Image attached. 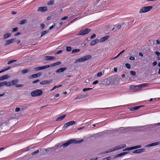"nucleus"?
Here are the masks:
<instances>
[{"mask_svg":"<svg viewBox=\"0 0 160 160\" xmlns=\"http://www.w3.org/2000/svg\"><path fill=\"white\" fill-rule=\"evenodd\" d=\"M83 141V139H81L80 140L77 141L76 139H72L68 141L66 143H64L60 146V147H63V148L67 147L72 143H80Z\"/></svg>","mask_w":160,"mask_h":160,"instance_id":"obj_1","label":"nucleus"},{"mask_svg":"<svg viewBox=\"0 0 160 160\" xmlns=\"http://www.w3.org/2000/svg\"><path fill=\"white\" fill-rule=\"evenodd\" d=\"M92 58V56L91 55H87L85 56L82 58H79L76 60L75 63H77L80 62H84Z\"/></svg>","mask_w":160,"mask_h":160,"instance_id":"obj_2","label":"nucleus"},{"mask_svg":"<svg viewBox=\"0 0 160 160\" xmlns=\"http://www.w3.org/2000/svg\"><path fill=\"white\" fill-rule=\"evenodd\" d=\"M42 91L41 89H36L31 92V96L32 97L40 96L42 94Z\"/></svg>","mask_w":160,"mask_h":160,"instance_id":"obj_3","label":"nucleus"},{"mask_svg":"<svg viewBox=\"0 0 160 160\" xmlns=\"http://www.w3.org/2000/svg\"><path fill=\"white\" fill-rule=\"evenodd\" d=\"M152 8V6H147L143 7L140 9L139 13H141L148 12Z\"/></svg>","mask_w":160,"mask_h":160,"instance_id":"obj_4","label":"nucleus"},{"mask_svg":"<svg viewBox=\"0 0 160 160\" xmlns=\"http://www.w3.org/2000/svg\"><path fill=\"white\" fill-rule=\"evenodd\" d=\"M91 29L89 28H86L85 29L82 30L80 31L78 35H84L88 34L90 31Z\"/></svg>","mask_w":160,"mask_h":160,"instance_id":"obj_5","label":"nucleus"},{"mask_svg":"<svg viewBox=\"0 0 160 160\" xmlns=\"http://www.w3.org/2000/svg\"><path fill=\"white\" fill-rule=\"evenodd\" d=\"M18 82V79H14L12 81L8 82L9 87L12 86L14 85H16V84Z\"/></svg>","mask_w":160,"mask_h":160,"instance_id":"obj_6","label":"nucleus"},{"mask_svg":"<svg viewBox=\"0 0 160 160\" xmlns=\"http://www.w3.org/2000/svg\"><path fill=\"white\" fill-rule=\"evenodd\" d=\"M145 151L144 148H141L134 151L132 152L133 153L138 154L142 152H144Z\"/></svg>","mask_w":160,"mask_h":160,"instance_id":"obj_7","label":"nucleus"},{"mask_svg":"<svg viewBox=\"0 0 160 160\" xmlns=\"http://www.w3.org/2000/svg\"><path fill=\"white\" fill-rule=\"evenodd\" d=\"M16 40V38H15L11 39L8 40H7L5 41V43L4 44V45L5 46H6L14 42Z\"/></svg>","mask_w":160,"mask_h":160,"instance_id":"obj_8","label":"nucleus"},{"mask_svg":"<svg viewBox=\"0 0 160 160\" xmlns=\"http://www.w3.org/2000/svg\"><path fill=\"white\" fill-rule=\"evenodd\" d=\"M160 144V142H154L152 143L148 144L145 146V147H149L152 146L159 145Z\"/></svg>","mask_w":160,"mask_h":160,"instance_id":"obj_9","label":"nucleus"},{"mask_svg":"<svg viewBox=\"0 0 160 160\" xmlns=\"http://www.w3.org/2000/svg\"><path fill=\"white\" fill-rule=\"evenodd\" d=\"M48 68H49V66H48V65H46L44 66L37 67L35 68V69L37 71H39L40 70H43Z\"/></svg>","mask_w":160,"mask_h":160,"instance_id":"obj_10","label":"nucleus"},{"mask_svg":"<svg viewBox=\"0 0 160 160\" xmlns=\"http://www.w3.org/2000/svg\"><path fill=\"white\" fill-rule=\"evenodd\" d=\"M129 153V152H122V153H119V154L115 155L114 156V158H116L118 157H121L122 156H124L127 154H128Z\"/></svg>","mask_w":160,"mask_h":160,"instance_id":"obj_11","label":"nucleus"},{"mask_svg":"<svg viewBox=\"0 0 160 160\" xmlns=\"http://www.w3.org/2000/svg\"><path fill=\"white\" fill-rule=\"evenodd\" d=\"M48 10L47 7L46 6L40 7L38 10V11L44 12Z\"/></svg>","mask_w":160,"mask_h":160,"instance_id":"obj_12","label":"nucleus"},{"mask_svg":"<svg viewBox=\"0 0 160 160\" xmlns=\"http://www.w3.org/2000/svg\"><path fill=\"white\" fill-rule=\"evenodd\" d=\"M67 69V68L66 67L62 68H60L58 69L56 71V72L57 73H61L63 72L64 71L66 70Z\"/></svg>","mask_w":160,"mask_h":160,"instance_id":"obj_13","label":"nucleus"},{"mask_svg":"<svg viewBox=\"0 0 160 160\" xmlns=\"http://www.w3.org/2000/svg\"><path fill=\"white\" fill-rule=\"evenodd\" d=\"M41 75V73H38L36 74H33L32 75H30L29 76V78H37Z\"/></svg>","mask_w":160,"mask_h":160,"instance_id":"obj_14","label":"nucleus"},{"mask_svg":"<svg viewBox=\"0 0 160 160\" xmlns=\"http://www.w3.org/2000/svg\"><path fill=\"white\" fill-rule=\"evenodd\" d=\"M148 85L149 84L148 83H143L138 85H137L136 86V87H138V88L139 89L141 88H142L143 87H148Z\"/></svg>","mask_w":160,"mask_h":160,"instance_id":"obj_15","label":"nucleus"},{"mask_svg":"<svg viewBox=\"0 0 160 160\" xmlns=\"http://www.w3.org/2000/svg\"><path fill=\"white\" fill-rule=\"evenodd\" d=\"M4 86L7 87H9L8 82L6 81L0 82V87Z\"/></svg>","mask_w":160,"mask_h":160,"instance_id":"obj_16","label":"nucleus"},{"mask_svg":"<svg viewBox=\"0 0 160 160\" xmlns=\"http://www.w3.org/2000/svg\"><path fill=\"white\" fill-rule=\"evenodd\" d=\"M61 63V62H56L55 63H54L53 64H52L50 65H48V66H49V68L50 67H53L57 65H60Z\"/></svg>","mask_w":160,"mask_h":160,"instance_id":"obj_17","label":"nucleus"},{"mask_svg":"<svg viewBox=\"0 0 160 160\" xmlns=\"http://www.w3.org/2000/svg\"><path fill=\"white\" fill-rule=\"evenodd\" d=\"M109 36L108 35L106 36L105 37H103L100 39V42H102L108 40L109 38Z\"/></svg>","mask_w":160,"mask_h":160,"instance_id":"obj_18","label":"nucleus"},{"mask_svg":"<svg viewBox=\"0 0 160 160\" xmlns=\"http://www.w3.org/2000/svg\"><path fill=\"white\" fill-rule=\"evenodd\" d=\"M66 116V115H63L60 116L58 117L56 119V121H60L62 120Z\"/></svg>","mask_w":160,"mask_h":160,"instance_id":"obj_19","label":"nucleus"},{"mask_svg":"<svg viewBox=\"0 0 160 160\" xmlns=\"http://www.w3.org/2000/svg\"><path fill=\"white\" fill-rule=\"evenodd\" d=\"M55 58V57L53 56H47L45 57V59L47 60H53Z\"/></svg>","mask_w":160,"mask_h":160,"instance_id":"obj_20","label":"nucleus"},{"mask_svg":"<svg viewBox=\"0 0 160 160\" xmlns=\"http://www.w3.org/2000/svg\"><path fill=\"white\" fill-rule=\"evenodd\" d=\"M99 42V40L98 39H96L92 41L90 43V45L93 46L96 45L97 43Z\"/></svg>","mask_w":160,"mask_h":160,"instance_id":"obj_21","label":"nucleus"},{"mask_svg":"<svg viewBox=\"0 0 160 160\" xmlns=\"http://www.w3.org/2000/svg\"><path fill=\"white\" fill-rule=\"evenodd\" d=\"M9 77L7 75H5L1 77V79L2 81L4 80L5 79H7Z\"/></svg>","mask_w":160,"mask_h":160,"instance_id":"obj_22","label":"nucleus"},{"mask_svg":"<svg viewBox=\"0 0 160 160\" xmlns=\"http://www.w3.org/2000/svg\"><path fill=\"white\" fill-rule=\"evenodd\" d=\"M11 35L12 34L11 33H9L5 34L3 36V39H5L8 38L10 37Z\"/></svg>","mask_w":160,"mask_h":160,"instance_id":"obj_23","label":"nucleus"},{"mask_svg":"<svg viewBox=\"0 0 160 160\" xmlns=\"http://www.w3.org/2000/svg\"><path fill=\"white\" fill-rule=\"evenodd\" d=\"M142 106H136L133 108H131L129 109L131 111H134L138 109L140 107H141Z\"/></svg>","mask_w":160,"mask_h":160,"instance_id":"obj_24","label":"nucleus"},{"mask_svg":"<svg viewBox=\"0 0 160 160\" xmlns=\"http://www.w3.org/2000/svg\"><path fill=\"white\" fill-rule=\"evenodd\" d=\"M49 82L47 80H43L40 82V84H41L44 85L46 84L49 83Z\"/></svg>","mask_w":160,"mask_h":160,"instance_id":"obj_25","label":"nucleus"},{"mask_svg":"<svg viewBox=\"0 0 160 160\" xmlns=\"http://www.w3.org/2000/svg\"><path fill=\"white\" fill-rule=\"evenodd\" d=\"M48 32H49V30H45V31H42L41 32V35L40 37H42L44 35L48 33Z\"/></svg>","mask_w":160,"mask_h":160,"instance_id":"obj_26","label":"nucleus"},{"mask_svg":"<svg viewBox=\"0 0 160 160\" xmlns=\"http://www.w3.org/2000/svg\"><path fill=\"white\" fill-rule=\"evenodd\" d=\"M11 68V67L10 66H8L7 68H5V69L0 71V73H1L5 71H6L10 69Z\"/></svg>","mask_w":160,"mask_h":160,"instance_id":"obj_27","label":"nucleus"},{"mask_svg":"<svg viewBox=\"0 0 160 160\" xmlns=\"http://www.w3.org/2000/svg\"><path fill=\"white\" fill-rule=\"evenodd\" d=\"M60 145V143H57L54 147L51 148H53L55 149H56L57 148L59 147Z\"/></svg>","mask_w":160,"mask_h":160,"instance_id":"obj_28","label":"nucleus"},{"mask_svg":"<svg viewBox=\"0 0 160 160\" xmlns=\"http://www.w3.org/2000/svg\"><path fill=\"white\" fill-rule=\"evenodd\" d=\"M119 149H122L125 148L126 146L125 144H121L118 145Z\"/></svg>","mask_w":160,"mask_h":160,"instance_id":"obj_29","label":"nucleus"},{"mask_svg":"<svg viewBox=\"0 0 160 160\" xmlns=\"http://www.w3.org/2000/svg\"><path fill=\"white\" fill-rule=\"evenodd\" d=\"M113 150L112 149H108V150L106 152H103L101 153V154H104L105 153H107L109 152H112Z\"/></svg>","mask_w":160,"mask_h":160,"instance_id":"obj_30","label":"nucleus"},{"mask_svg":"<svg viewBox=\"0 0 160 160\" xmlns=\"http://www.w3.org/2000/svg\"><path fill=\"white\" fill-rule=\"evenodd\" d=\"M27 22V20L26 19H24L22 20L19 23V24L20 25H22L24 24L26 22Z\"/></svg>","mask_w":160,"mask_h":160,"instance_id":"obj_31","label":"nucleus"},{"mask_svg":"<svg viewBox=\"0 0 160 160\" xmlns=\"http://www.w3.org/2000/svg\"><path fill=\"white\" fill-rule=\"evenodd\" d=\"M80 51V49H74L72 51V53H74V52H78L79 51Z\"/></svg>","mask_w":160,"mask_h":160,"instance_id":"obj_32","label":"nucleus"},{"mask_svg":"<svg viewBox=\"0 0 160 160\" xmlns=\"http://www.w3.org/2000/svg\"><path fill=\"white\" fill-rule=\"evenodd\" d=\"M17 60H13L9 61L8 62V64L9 65L11 63H13L15 62H16Z\"/></svg>","mask_w":160,"mask_h":160,"instance_id":"obj_33","label":"nucleus"},{"mask_svg":"<svg viewBox=\"0 0 160 160\" xmlns=\"http://www.w3.org/2000/svg\"><path fill=\"white\" fill-rule=\"evenodd\" d=\"M28 71L29 70L28 69H24L22 71V74H25L28 72Z\"/></svg>","mask_w":160,"mask_h":160,"instance_id":"obj_34","label":"nucleus"},{"mask_svg":"<svg viewBox=\"0 0 160 160\" xmlns=\"http://www.w3.org/2000/svg\"><path fill=\"white\" fill-rule=\"evenodd\" d=\"M54 3V1L53 0H51L48 2L47 3L48 5H50L53 4Z\"/></svg>","mask_w":160,"mask_h":160,"instance_id":"obj_35","label":"nucleus"},{"mask_svg":"<svg viewBox=\"0 0 160 160\" xmlns=\"http://www.w3.org/2000/svg\"><path fill=\"white\" fill-rule=\"evenodd\" d=\"M68 126H69L68 122H67L65 124H64V126H63V127H62V128L64 129H65L66 127H68Z\"/></svg>","mask_w":160,"mask_h":160,"instance_id":"obj_36","label":"nucleus"},{"mask_svg":"<svg viewBox=\"0 0 160 160\" xmlns=\"http://www.w3.org/2000/svg\"><path fill=\"white\" fill-rule=\"evenodd\" d=\"M92 89V88H84L82 89V91L83 92H86L88 90H91Z\"/></svg>","mask_w":160,"mask_h":160,"instance_id":"obj_37","label":"nucleus"},{"mask_svg":"<svg viewBox=\"0 0 160 160\" xmlns=\"http://www.w3.org/2000/svg\"><path fill=\"white\" fill-rule=\"evenodd\" d=\"M130 73L131 75L133 76H135L136 74V72H135L132 71H130Z\"/></svg>","mask_w":160,"mask_h":160,"instance_id":"obj_38","label":"nucleus"},{"mask_svg":"<svg viewBox=\"0 0 160 160\" xmlns=\"http://www.w3.org/2000/svg\"><path fill=\"white\" fill-rule=\"evenodd\" d=\"M134 149H136L138 148H140L142 147L141 145H138L133 147Z\"/></svg>","mask_w":160,"mask_h":160,"instance_id":"obj_39","label":"nucleus"},{"mask_svg":"<svg viewBox=\"0 0 160 160\" xmlns=\"http://www.w3.org/2000/svg\"><path fill=\"white\" fill-rule=\"evenodd\" d=\"M69 126L73 125L75 123V122L74 121H71L68 122Z\"/></svg>","mask_w":160,"mask_h":160,"instance_id":"obj_40","label":"nucleus"},{"mask_svg":"<svg viewBox=\"0 0 160 160\" xmlns=\"http://www.w3.org/2000/svg\"><path fill=\"white\" fill-rule=\"evenodd\" d=\"M66 50L68 52H70L72 50V48L71 47H66Z\"/></svg>","mask_w":160,"mask_h":160,"instance_id":"obj_41","label":"nucleus"},{"mask_svg":"<svg viewBox=\"0 0 160 160\" xmlns=\"http://www.w3.org/2000/svg\"><path fill=\"white\" fill-rule=\"evenodd\" d=\"M83 98V96L82 95H80L78 96L77 98H76L75 99V100H76L77 99H80L81 98Z\"/></svg>","mask_w":160,"mask_h":160,"instance_id":"obj_42","label":"nucleus"},{"mask_svg":"<svg viewBox=\"0 0 160 160\" xmlns=\"http://www.w3.org/2000/svg\"><path fill=\"white\" fill-rule=\"evenodd\" d=\"M119 149V148L118 146L116 147H114L113 148H112L113 151H114L117 150H118Z\"/></svg>","mask_w":160,"mask_h":160,"instance_id":"obj_43","label":"nucleus"},{"mask_svg":"<svg viewBox=\"0 0 160 160\" xmlns=\"http://www.w3.org/2000/svg\"><path fill=\"white\" fill-rule=\"evenodd\" d=\"M119 149V148L118 146L116 147H114L113 148H112L113 151H114L117 150H118Z\"/></svg>","mask_w":160,"mask_h":160,"instance_id":"obj_44","label":"nucleus"},{"mask_svg":"<svg viewBox=\"0 0 160 160\" xmlns=\"http://www.w3.org/2000/svg\"><path fill=\"white\" fill-rule=\"evenodd\" d=\"M125 66L128 69H130L131 68V66L130 64L128 63H126L125 64Z\"/></svg>","mask_w":160,"mask_h":160,"instance_id":"obj_45","label":"nucleus"},{"mask_svg":"<svg viewBox=\"0 0 160 160\" xmlns=\"http://www.w3.org/2000/svg\"><path fill=\"white\" fill-rule=\"evenodd\" d=\"M18 27L14 28L12 29V32H16L18 31Z\"/></svg>","mask_w":160,"mask_h":160,"instance_id":"obj_46","label":"nucleus"},{"mask_svg":"<svg viewBox=\"0 0 160 160\" xmlns=\"http://www.w3.org/2000/svg\"><path fill=\"white\" fill-rule=\"evenodd\" d=\"M135 88H138V87H136V86L132 85L130 87V88L131 89H135Z\"/></svg>","mask_w":160,"mask_h":160,"instance_id":"obj_47","label":"nucleus"},{"mask_svg":"<svg viewBox=\"0 0 160 160\" xmlns=\"http://www.w3.org/2000/svg\"><path fill=\"white\" fill-rule=\"evenodd\" d=\"M55 26V23H53L52 25L49 28V30H51L52 28H53Z\"/></svg>","mask_w":160,"mask_h":160,"instance_id":"obj_48","label":"nucleus"},{"mask_svg":"<svg viewBox=\"0 0 160 160\" xmlns=\"http://www.w3.org/2000/svg\"><path fill=\"white\" fill-rule=\"evenodd\" d=\"M39 152V150H38L34 152H32V153H31V154L32 155H33L35 154H36L38 153Z\"/></svg>","mask_w":160,"mask_h":160,"instance_id":"obj_49","label":"nucleus"},{"mask_svg":"<svg viewBox=\"0 0 160 160\" xmlns=\"http://www.w3.org/2000/svg\"><path fill=\"white\" fill-rule=\"evenodd\" d=\"M24 85L23 84H18L15 85V86L16 87H19L23 86Z\"/></svg>","mask_w":160,"mask_h":160,"instance_id":"obj_50","label":"nucleus"},{"mask_svg":"<svg viewBox=\"0 0 160 160\" xmlns=\"http://www.w3.org/2000/svg\"><path fill=\"white\" fill-rule=\"evenodd\" d=\"M68 18V16H65V17L62 18H61V20H66V19H67V18Z\"/></svg>","mask_w":160,"mask_h":160,"instance_id":"obj_51","label":"nucleus"},{"mask_svg":"<svg viewBox=\"0 0 160 160\" xmlns=\"http://www.w3.org/2000/svg\"><path fill=\"white\" fill-rule=\"evenodd\" d=\"M40 26L42 28H41V29L42 30L43 29V28L45 27V25L43 23H42L40 25Z\"/></svg>","mask_w":160,"mask_h":160,"instance_id":"obj_52","label":"nucleus"},{"mask_svg":"<svg viewBox=\"0 0 160 160\" xmlns=\"http://www.w3.org/2000/svg\"><path fill=\"white\" fill-rule=\"evenodd\" d=\"M30 149V148L28 147H26V148L23 149V150L24 151H28Z\"/></svg>","mask_w":160,"mask_h":160,"instance_id":"obj_53","label":"nucleus"},{"mask_svg":"<svg viewBox=\"0 0 160 160\" xmlns=\"http://www.w3.org/2000/svg\"><path fill=\"white\" fill-rule=\"evenodd\" d=\"M102 75V72H99L97 74V76L98 77H99L101 76Z\"/></svg>","mask_w":160,"mask_h":160,"instance_id":"obj_54","label":"nucleus"},{"mask_svg":"<svg viewBox=\"0 0 160 160\" xmlns=\"http://www.w3.org/2000/svg\"><path fill=\"white\" fill-rule=\"evenodd\" d=\"M157 64V62L156 61H155L152 63V65H153V66H155Z\"/></svg>","mask_w":160,"mask_h":160,"instance_id":"obj_55","label":"nucleus"},{"mask_svg":"<svg viewBox=\"0 0 160 160\" xmlns=\"http://www.w3.org/2000/svg\"><path fill=\"white\" fill-rule=\"evenodd\" d=\"M129 59L131 60H135V58L132 56H131L129 58Z\"/></svg>","mask_w":160,"mask_h":160,"instance_id":"obj_56","label":"nucleus"},{"mask_svg":"<svg viewBox=\"0 0 160 160\" xmlns=\"http://www.w3.org/2000/svg\"><path fill=\"white\" fill-rule=\"evenodd\" d=\"M58 88V86H55L53 88L51 89V91H52L54 90V89H56V88Z\"/></svg>","mask_w":160,"mask_h":160,"instance_id":"obj_57","label":"nucleus"},{"mask_svg":"<svg viewBox=\"0 0 160 160\" xmlns=\"http://www.w3.org/2000/svg\"><path fill=\"white\" fill-rule=\"evenodd\" d=\"M62 50H59L58 51H57V52H56V54H60L61 53H62Z\"/></svg>","mask_w":160,"mask_h":160,"instance_id":"obj_58","label":"nucleus"},{"mask_svg":"<svg viewBox=\"0 0 160 160\" xmlns=\"http://www.w3.org/2000/svg\"><path fill=\"white\" fill-rule=\"evenodd\" d=\"M96 37V34H93L92 36H91L90 38L91 39H93Z\"/></svg>","mask_w":160,"mask_h":160,"instance_id":"obj_59","label":"nucleus"},{"mask_svg":"<svg viewBox=\"0 0 160 160\" xmlns=\"http://www.w3.org/2000/svg\"><path fill=\"white\" fill-rule=\"evenodd\" d=\"M155 53L158 56H159L160 55V53L158 51H156L155 52Z\"/></svg>","mask_w":160,"mask_h":160,"instance_id":"obj_60","label":"nucleus"},{"mask_svg":"<svg viewBox=\"0 0 160 160\" xmlns=\"http://www.w3.org/2000/svg\"><path fill=\"white\" fill-rule=\"evenodd\" d=\"M20 108H16V109H15V111L16 112H18L19 111H20Z\"/></svg>","mask_w":160,"mask_h":160,"instance_id":"obj_61","label":"nucleus"},{"mask_svg":"<svg viewBox=\"0 0 160 160\" xmlns=\"http://www.w3.org/2000/svg\"><path fill=\"white\" fill-rule=\"evenodd\" d=\"M160 43V42L159 40H157L156 41L155 44H158Z\"/></svg>","mask_w":160,"mask_h":160,"instance_id":"obj_62","label":"nucleus"},{"mask_svg":"<svg viewBox=\"0 0 160 160\" xmlns=\"http://www.w3.org/2000/svg\"><path fill=\"white\" fill-rule=\"evenodd\" d=\"M121 27V25H118L117 26V28L118 29H120Z\"/></svg>","mask_w":160,"mask_h":160,"instance_id":"obj_63","label":"nucleus"},{"mask_svg":"<svg viewBox=\"0 0 160 160\" xmlns=\"http://www.w3.org/2000/svg\"><path fill=\"white\" fill-rule=\"evenodd\" d=\"M98 80H96L95 81L93 82V84H97V83H98Z\"/></svg>","mask_w":160,"mask_h":160,"instance_id":"obj_64","label":"nucleus"}]
</instances>
